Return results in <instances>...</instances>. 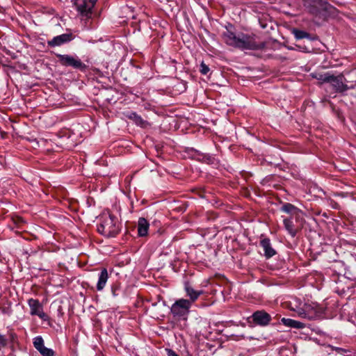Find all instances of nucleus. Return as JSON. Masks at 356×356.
Listing matches in <instances>:
<instances>
[{
	"mask_svg": "<svg viewBox=\"0 0 356 356\" xmlns=\"http://www.w3.org/2000/svg\"><path fill=\"white\" fill-rule=\"evenodd\" d=\"M188 152L191 154V156L194 159L198 161L209 165L214 164L216 163V158L209 154L202 153L193 148L189 149Z\"/></svg>",
	"mask_w": 356,
	"mask_h": 356,
	"instance_id": "obj_12",
	"label": "nucleus"
},
{
	"mask_svg": "<svg viewBox=\"0 0 356 356\" xmlns=\"http://www.w3.org/2000/svg\"><path fill=\"white\" fill-rule=\"evenodd\" d=\"M108 279L107 269L104 268L101 270L99 275L98 282L97 283V290L102 291L105 287L106 282Z\"/></svg>",
	"mask_w": 356,
	"mask_h": 356,
	"instance_id": "obj_20",
	"label": "nucleus"
},
{
	"mask_svg": "<svg viewBox=\"0 0 356 356\" xmlns=\"http://www.w3.org/2000/svg\"><path fill=\"white\" fill-rule=\"evenodd\" d=\"M115 291H116V289H115L114 287H113V288H112V291H113V294L114 296H116Z\"/></svg>",
	"mask_w": 356,
	"mask_h": 356,
	"instance_id": "obj_29",
	"label": "nucleus"
},
{
	"mask_svg": "<svg viewBox=\"0 0 356 356\" xmlns=\"http://www.w3.org/2000/svg\"><path fill=\"white\" fill-rule=\"evenodd\" d=\"M121 223L118 218L108 212L104 213L99 218L97 232L105 237H115L121 230Z\"/></svg>",
	"mask_w": 356,
	"mask_h": 356,
	"instance_id": "obj_2",
	"label": "nucleus"
},
{
	"mask_svg": "<svg viewBox=\"0 0 356 356\" xmlns=\"http://www.w3.org/2000/svg\"><path fill=\"white\" fill-rule=\"evenodd\" d=\"M302 2L308 13L321 19H325L334 9L326 0H302Z\"/></svg>",
	"mask_w": 356,
	"mask_h": 356,
	"instance_id": "obj_3",
	"label": "nucleus"
},
{
	"mask_svg": "<svg viewBox=\"0 0 356 356\" xmlns=\"http://www.w3.org/2000/svg\"><path fill=\"white\" fill-rule=\"evenodd\" d=\"M18 220H19V221H22V218H18Z\"/></svg>",
	"mask_w": 356,
	"mask_h": 356,
	"instance_id": "obj_30",
	"label": "nucleus"
},
{
	"mask_svg": "<svg viewBox=\"0 0 356 356\" xmlns=\"http://www.w3.org/2000/svg\"><path fill=\"white\" fill-rule=\"evenodd\" d=\"M209 67L203 61L200 65V72L202 74L206 75L209 72Z\"/></svg>",
	"mask_w": 356,
	"mask_h": 356,
	"instance_id": "obj_24",
	"label": "nucleus"
},
{
	"mask_svg": "<svg viewBox=\"0 0 356 356\" xmlns=\"http://www.w3.org/2000/svg\"><path fill=\"white\" fill-rule=\"evenodd\" d=\"M158 298H159V300H160L161 298V296H159Z\"/></svg>",
	"mask_w": 356,
	"mask_h": 356,
	"instance_id": "obj_31",
	"label": "nucleus"
},
{
	"mask_svg": "<svg viewBox=\"0 0 356 356\" xmlns=\"http://www.w3.org/2000/svg\"><path fill=\"white\" fill-rule=\"evenodd\" d=\"M184 290L186 296L189 297V301H191V304L194 302L200 295L203 293V291L195 290L189 282H186L184 283Z\"/></svg>",
	"mask_w": 356,
	"mask_h": 356,
	"instance_id": "obj_18",
	"label": "nucleus"
},
{
	"mask_svg": "<svg viewBox=\"0 0 356 356\" xmlns=\"http://www.w3.org/2000/svg\"><path fill=\"white\" fill-rule=\"evenodd\" d=\"M74 38L72 33H63L54 37L51 40H47V44L49 47H60L64 44L71 42Z\"/></svg>",
	"mask_w": 356,
	"mask_h": 356,
	"instance_id": "obj_11",
	"label": "nucleus"
},
{
	"mask_svg": "<svg viewBox=\"0 0 356 356\" xmlns=\"http://www.w3.org/2000/svg\"><path fill=\"white\" fill-rule=\"evenodd\" d=\"M191 307V301L181 298L176 300L170 308V312L177 321H186Z\"/></svg>",
	"mask_w": 356,
	"mask_h": 356,
	"instance_id": "obj_5",
	"label": "nucleus"
},
{
	"mask_svg": "<svg viewBox=\"0 0 356 356\" xmlns=\"http://www.w3.org/2000/svg\"><path fill=\"white\" fill-rule=\"evenodd\" d=\"M282 323L289 327H293V328H302L303 327L304 324L300 321H295L291 318H282L281 319Z\"/></svg>",
	"mask_w": 356,
	"mask_h": 356,
	"instance_id": "obj_21",
	"label": "nucleus"
},
{
	"mask_svg": "<svg viewBox=\"0 0 356 356\" xmlns=\"http://www.w3.org/2000/svg\"><path fill=\"white\" fill-rule=\"evenodd\" d=\"M168 356H179L175 351L172 349H166Z\"/></svg>",
	"mask_w": 356,
	"mask_h": 356,
	"instance_id": "obj_28",
	"label": "nucleus"
},
{
	"mask_svg": "<svg viewBox=\"0 0 356 356\" xmlns=\"http://www.w3.org/2000/svg\"><path fill=\"white\" fill-rule=\"evenodd\" d=\"M149 223L145 218H139L138 220V235L140 237L146 236L148 234Z\"/></svg>",
	"mask_w": 356,
	"mask_h": 356,
	"instance_id": "obj_19",
	"label": "nucleus"
},
{
	"mask_svg": "<svg viewBox=\"0 0 356 356\" xmlns=\"http://www.w3.org/2000/svg\"><path fill=\"white\" fill-rule=\"evenodd\" d=\"M250 318L255 325L262 327L268 325L272 320L271 316L263 309L254 312Z\"/></svg>",
	"mask_w": 356,
	"mask_h": 356,
	"instance_id": "obj_8",
	"label": "nucleus"
},
{
	"mask_svg": "<svg viewBox=\"0 0 356 356\" xmlns=\"http://www.w3.org/2000/svg\"><path fill=\"white\" fill-rule=\"evenodd\" d=\"M7 344H8L7 339L6 338V337L4 335H2L0 334V350L2 348L6 347L7 346Z\"/></svg>",
	"mask_w": 356,
	"mask_h": 356,
	"instance_id": "obj_25",
	"label": "nucleus"
},
{
	"mask_svg": "<svg viewBox=\"0 0 356 356\" xmlns=\"http://www.w3.org/2000/svg\"><path fill=\"white\" fill-rule=\"evenodd\" d=\"M43 13H47L48 15H55L56 10L53 8H44Z\"/></svg>",
	"mask_w": 356,
	"mask_h": 356,
	"instance_id": "obj_26",
	"label": "nucleus"
},
{
	"mask_svg": "<svg viewBox=\"0 0 356 356\" xmlns=\"http://www.w3.org/2000/svg\"><path fill=\"white\" fill-rule=\"evenodd\" d=\"M153 306H156V303H153L152 304Z\"/></svg>",
	"mask_w": 356,
	"mask_h": 356,
	"instance_id": "obj_32",
	"label": "nucleus"
},
{
	"mask_svg": "<svg viewBox=\"0 0 356 356\" xmlns=\"http://www.w3.org/2000/svg\"><path fill=\"white\" fill-rule=\"evenodd\" d=\"M59 64L65 67H72L74 70L86 72L88 68L76 55L56 54Z\"/></svg>",
	"mask_w": 356,
	"mask_h": 356,
	"instance_id": "obj_4",
	"label": "nucleus"
},
{
	"mask_svg": "<svg viewBox=\"0 0 356 356\" xmlns=\"http://www.w3.org/2000/svg\"><path fill=\"white\" fill-rule=\"evenodd\" d=\"M224 42L229 46L241 50H262L266 48V42H257L254 34L234 32L227 30L222 33Z\"/></svg>",
	"mask_w": 356,
	"mask_h": 356,
	"instance_id": "obj_1",
	"label": "nucleus"
},
{
	"mask_svg": "<svg viewBox=\"0 0 356 356\" xmlns=\"http://www.w3.org/2000/svg\"><path fill=\"white\" fill-rule=\"evenodd\" d=\"M297 313L301 318L312 320L320 316L321 312L311 305L305 304L302 307L297 310Z\"/></svg>",
	"mask_w": 356,
	"mask_h": 356,
	"instance_id": "obj_10",
	"label": "nucleus"
},
{
	"mask_svg": "<svg viewBox=\"0 0 356 356\" xmlns=\"http://www.w3.org/2000/svg\"><path fill=\"white\" fill-rule=\"evenodd\" d=\"M280 210L284 213L290 214V217H294L296 223L300 221L301 211L293 204L291 203H284L280 208Z\"/></svg>",
	"mask_w": 356,
	"mask_h": 356,
	"instance_id": "obj_15",
	"label": "nucleus"
},
{
	"mask_svg": "<svg viewBox=\"0 0 356 356\" xmlns=\"http://www.w3.org/2000/svg\"><path fill=\"white\" fill-rule=\"evenodd\" d=\"M345 77L342 74L337 76L332 74L328 83H330L335 92L343 93L349 89L347 84L343 83Z\"/></svg>",
	"mask_w": 356,
	"mask_h": 356,
	"instance_id": "obj_9",
	"label": "nucleus"
},
{
	"mask_svg": "<svg viewBox=\"0 0 356 356\" xmlns=\"http://www.w3.org/2000/svg\"><path fill=\"white\" fill-rule=\"evenodd\" d=\"M332 349L334 350L338 353H346L347 350L344 348H339V347H332Z\"/></svg>",
	"mask_w": 356,
	"mask_h": 356,
	"instance_id": "obj_27",
	"label": "nucleus"
},
{
	"mask_svg": "<svg viewBox=\"0 0 356 356\" xmlns=\"http://www.w3.org/2000/svg\"><path fill=\"white\" fill-rule=\"evenodd\" d=\"M260 245L264 249V256L266 259L271 258L272 257L277 254L275 250L272 247L270 238H262L260 241Z\"/></svg>",
	"mask_w": 356,
	"mask_h": 356,
	"instance_id": "obj_17",
	"label": "nucleus"
},
{
	"mask_svg": "<svg viewBox=\"0 0 356 356\" xmlns=\"http://www.w3.org/2000/svg\"><path fill=\"white\" fill-rule=\"evenodd\" d=\"M76 10L82 17L90 18L97 0H72Z\"/></svg>",
	"mask_w": 356,
	"mask_h": 356,
	"instance_id": "obj_6",
	"label": "nucleus"
},
{
	"mask_svg": "<svg viewBox=\"0 0 356 356\" xmlns=\"http://www.w3.org/2000/svg\"><path fill=\"white\" fill-rule=\"evenodd\" d=\"M332 76V74L330 72H326V73H316L313 74V77L316 79L318 81H319L320 84L324 83H328L330 81V79H331Z\"/></svg>",
	"mask_w": 356,
	"mask_h": 356,
	"instance_id": "obj_22",
	"label": "nucleus"
},
{
	"mask_svg": "<svg viewBox=\"0 0 356 356\" xmlns=\"http://www.w3.org/2000/svg\"><path fill=\"white\" fill-rule=\"evenodd\" d=\"M294 220V217L285 218L283 220L284 228L292 237H295L301 229V226L296 225Z\"/></svg>",
	"mask_w": 356,
	"mask_h": 356,
	"instance_id": "obj_16",
	"label": "nucleus"
},
{
	"mask_svg": "<svg viewBox=\"0 0 356 356\" xmlns=\"http://www.w3.org/2000/svg\"><path fill=\"white\" fill-rule=\"evenodd\" d=\"M33 346L42 356H55V352L52 349L44 346V340L40 336L33 339Z\"/></svg>",
	"mask_w": 356,
	"mask_h": 356,
	"instance_id": "obj_13",
	"label": "nucleus"
},
{
	"mask_svg": "<svg viewBox=\"0 0 356 356\" xmlns=\"http://www.w3.org/2000/svg\"><path fill=\"white\" fill-rule=\"evenodd\" d=\"M293 33L294 34L295 38L297 40L309 38V34L304 31L294 29Z\"/></svg>",
	"mask_w": 356,
	"mask_h": 356,
	"instance_id": "obj_23",
	"label": "nucleus"
},
{
	"mask_svg": "<svg viewBox=\"0 0 356 356\" xmlns=\"http://www.w3.org/2000/svg\"><path fill=\"white\" fill-rule=\"evenodd\" d=\"M123 115L125 118L132 120L137 126L141 128H147L150 124L143 120L140 115H138L134 111H125L123 112Z\"/></svg>",
	"mask_w": 356,
	"mask_h": 356,
	"instance_id": "obj_14",
	"label": "nucleus"
},
{
	"mask_svg": "<svg viewBox=\"0 0 356 356\" xmlns=\"http://www.w3.org/2000/svg\"><path fill=\"white\" fill-rule=\"evenodd\" d=\"M28 305L30 307V314L31 316H38L43 321L48 319V316L43 312V307L38 299H29Z\"/></svg>",
	"mask_w": 356,
	"mask_h": 356,
	"instance_id": "obj_7",
	"label": "nucleus"
}]
</instances>
